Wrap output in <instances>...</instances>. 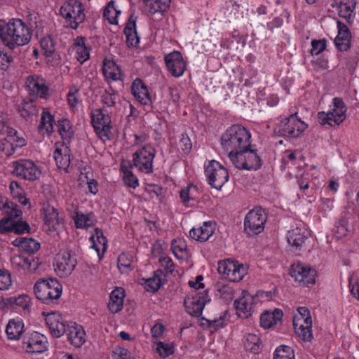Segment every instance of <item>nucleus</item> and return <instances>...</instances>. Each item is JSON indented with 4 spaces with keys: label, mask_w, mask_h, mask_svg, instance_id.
I'll return each mask as SVG.
<instances>
[{
    "label": "nucleus",
    "mask_w": 359,
    "mask_h": 359,
    "mask_svg": "<svg viewBox=\"0 0 359 359\" xmlns=\"http://www.w3.org/2000/svg\"><path fill=\"white\" fill-rule=\"evenodd\" d=\"M5 210V217L0 219V233H14L20 235L29 233V224L22 219V212L17 204L9 202L0 194V210Z\"/></svg>",
    "instance_id": "f257e3e1"
},
{
    "label": "nucleus",
    "mask_w": 359,
    "mask_h": 359,
    "mask_svg": "<svg viewBox=\"0 0 359 359\" xmlns=\"http://www.w3.org/2000/svg\"><path fill=\"white\" fill-rule=\"evenodd\" d=\"M32 36L31 28L20 19H12L8 22L0 20V39L11 50L29 43Z\"/></svg>",
    "instance_id": "f03ea898"
},
{
    "label": "nucleus",
    "mask_w": 359,
    "mask_h": 359,
    "mask_svg": "<svg viewBox=\"0 0 359 359\" xmlns=\"http://www.w3.org/2000/svg\"><path fill=\"white\" fill-rule=\"evenodd\" d=\"M252 135L250 130L241 124H233L222 134L220 144L228 153L229 160L231 155L241 152L251 146Z\"/></svg>",
    "instance_id": "7ed1b4c3"
},
{
    "label": "nucleus",
    "mask_w": 359,
    "mask_h": 359,
    "mask_svg": "<svg viewBox=\"0 0 359 359\" xmlns=\"http://www.w3.org/2000/svg\"><path fill=\"white\" fill-rule=\"evenodd\" d=\"M60 15L64 19L66 27L77 29L86 19L85 8L80 0H67L60 8Z\"/></svg>",
    "instance_id": "20e7f679"
},
{
    "label": "nucleus",
    "mask_w": 359,
    "mask_h": 359,
    "mask_svg": "<svg viewBox=\"0 0 359 359\" xmlns=\"http://www.w3.org/2000/svg\"><path fill=\"white\" fill-rule=\"evenodd\" d=\"M231 162L239 170H257L261 168L263 161L255 145L244 149L241 152L231 155Z\"/></svg>",
    "instance_id": "39448f33"
},
{
    "label": "nucleus",
    "mask_w": 359,
    "mask_h": 359,
    "mask_svg": "<svg viewBox=\"0 0 359 359\" xmlns=\"http://www.w3.org/2000/svg\"><path fill=\"white\" fill-rule=\"evenodd\" d=\"M34 292L39 300L50 304L60 297L62 286L55 278L41 279L34 284Z\"/></svg>",
    "instance_id": "423d86ee"
},
{
    "label": "nucleus",
    "mask_w": 359,
    "mask_h": 359,
    "mask_svg": "<svg viewBox=\"0 0 359 359\" xmlns=\"http://www.w3.org/2000/svg\"><path fill=\"white\" fill-rule=\"evenodd\" d=\"M307 128L308 125L295 112L280 120L276 125L274 133L278 136L294 138L299 137Z\"/></svg>",
    "instance_id": "0eeeda50"
},
{
    "label": "nucleus",
    "mask_w": 359,
    "mask_h": 359,
    "mask_svg": "<svg viewBox=\"0 0 359 359\" xmlns=\"http://www.w3.org/2000/svg\"><path fill=\"white\" fill-rule=\"evenodd\" d=\"M332 104L327 112L318 113V120L321 126L328 125L331 127L339 126L346 119L347 107L343 100L337 97H334Z\"/></svg>",
    "instance_id": "6e6552de"
},
{
    "label": "nucleus",
    "mask_w": 359,
    "mask_h": 359,
    "mask_svg": "<svg viewBox=\"0 0 359 359\" xmlns=\"http://www.w3.org/2000/svg\"><path fill=\"white\" fill-rule=\"evenodd\" d=\"M11 168V173L14 176L26 181H36L41 175V166L30 159L20 158L13 161Z\"/></svg>",
    "instance_id": "1a4fd4ad"
},
{
    "label": "nucleus",
    "mask_w": 359,
    "mask_h": 359,
    "mask_svg": "<svg viewBox=\"0 0 359 359\" xmlns=\"http://www.w3.org/2000/svg\"><path fill=\"white\" fill-rule=\"evenodd\" d=\"M204 170L208 184L217 190L221 189L229 180L227 169L217 161L212 160L205 163Z\"/></svg>",
    "instance_id": "9d476101"
},
{
    "label": "nucleus",
    "mask_w": 359,
    "mask_h": 359,
    "mask_svg": "<svg viewBox=\"0 0 359 359\" xmlns=\"http://www.w3.org/2000/svg\"><path fill=\"white\" fill-rule=\"evenodd\" d=\"M91 124L98 138L103 142L112 138L111 120L107 113L98 108L93 109L90 113Z\"/></svg>",
    "instance_id": "9b49d317"
},
{
    "label": "nucleus",
    "mask_w": 359,
    "mask_h": 359,
    "mask_svg": "<svg viewBox=\"0 0 359 359\" xmlns=\"http://www.w3.org/2000/svg\"><path fill=\"white\" fill-rule=\"evenodd\" d=\"M218 272L230 282H239L248 273V268L233 259H226L218 262Z\"/></svg>",
    "instance_id": "f8f14e48"
},
{
    "label": "nucleus",
    "mask_w": 359,
    "mask_h": 359,
    "mask_svg": "<svg viewBox=\"0 0 359 359\" xmlns=\"http://www.w3.org/2000/svg\"><path fill=\"white\" fill-rule=\"evenodd\" d=\"M156 154V149L151 144L144 145L133 154V166L142 173L151 174Z\"/></svg>",
    "instance_id": "ddd939ff"
},
{
    "label": "nucleus",
    "mask_w": 359,
    "mask_h": 359,
    "mask_svg": "<svg viewBox=\"0 0 359 359\" xmlns=\"http://www.w3.org/2000/svg\"><path fill=\"white\" fill-rule=\"evenodd\" d=\"M267 221L265 210L257 207L250 210L244 219V232L248 236L257 235L262 233Z\"/></svg>",
    "instance_id": "4468645a"
},
{
    "label": "nucleus",
    "mask_w": 359,
    "mask_h": 359,
    "mask_svg": "<svg viewBox=\"0 0 359 359\" xmlns=\"http://www.w3.org/2000/svg\"><path fill=\"white\" fill-rule=\"evenodd\" d=\"M297 311L293 318L294 332L303 341H311L313 337L310 311L306 307H299Z\"/></svg>",
    "instance_id": "2eb2a0df"
},
{
    "label": "nucleus",
    "mask_w": 359,
    "mask_h": 359,
    "mask_svg": "<svg viewBox=\"0 0 359 359\" xmlns=\"http://www.w3.org/2000/svg\"><path fill=\"white\" fill-rule=\"evenodd\" d=\"M77 260L70 250H60L54 259L53 266L55 273L61 278L67 277L74 270Z\"/></svg>",
    "instance_id": "dca6fc26"
},
{
    "label": "nucleus",
    "mask_w": 359,
    "mask_h": 359,
    "mask_svg": "<svg viewBox=\"0 0 359 359\" xmlns=\"http://www.w3.org/2000/svg\"><path fill=\"white\" fill-rule=\"evenodd\" d=\"M290 274L300 285L310 287L316 282L317 271L309 265L297 262L291 266Z\"/></svg>",
    "instance_id": "f3484780"
},
{
    "label": "nucleus",
    "mask_w": 359,
    "mask_h": 359,
    "mask_svg": "<svg viewBox=\"0 0 359 359\" xmlns=\"http://www.w3.org/2000/svg\"><path fill=\"white\" fill-rule=\"evenodd\" d=\"M210 301L208 291L204 290L203 292L190 293L184 299V304L186 311L189 315L199 317L202 314L205 304Z\"/></svg>",
    "instance_id": "a211bd4d"
},
{
    "label": "nucleus",
    "mask_w": 359,
    "mask_h": 359,
    "mask_svg": "<svg viewBox=\"0 0 359 359\" xmlns=\"http://www.w3.org/2000/svg\"><path fill=\"white\" fill-rule=\"evenodd\" d=\"M257 299L256 296L252 295L249 292L243 291L241 296L234 301L238 316L243 319L250 317L255 311V305Z\"/></svg>",
    "instance_id": "6ab92c4d"
},
{
    "label": "nucleus",
    "mask_w": 359,
    "mask_h": 359,
    "mask_svg": "<svg viewBox=\"0 0 359 359\" xmlns=\"http://www.w3.org/2000/svg\"><path fill=\"white\" fill-rule=\"evenodd\" d=\"M166 68L172 76L180 78L183 76L187 69L186 62L181 52L173 50L164 55Z\"/></svg>",
    "instance_id": "aec40b11"
},
{
    "label": "nucleus",
    "mask_w": 359,
    "mask_h": 359,
    "mask_svg": "<svg viewBox=\"0 0 359 359\" xmlns=\"http://www.w3.org/2000/svg\"><path fill=\"white\" fill-rule=\"evenodd\" d=\"M43 210V227L46 231L48 233L60 231L65 228L64 221L59 217V213L56 208L48 205Z\"/></svg>",
    "instance_id": "412c9836"
},
{
    "label": "nucleus",
    "mask_w": 359,
    "mask_h": 359,
    "mask_svg": "<svg viewBox=\"0 0 359 359\" xmlns=\"http://www.w3.org/2000/svg\"><path fill=\"white\" fill-rule=\"evenodd\" d=\"M46 337L37 332L27 334L23 339V345L27 353H41L47 350Z\"/></svg>",
    "instance_id": "4be33fe9"
},
{
    "label": "nucleus",
    "mask_w": 359,
    "mask_h": 359,
    "mask_svg": "<svg viewBox=\"0 0 359 359\" xmlns=\"http://www.w3.org/2000/svg\"><path fill=\"white\" fill-rule=\"evenodd\" d=\"M26 87L29 95L33 98H46L48 92V86L46 81L38 76H29L26 81Z\"/></svg>",
    "instance_id": "5701e85b"
},
{
    "label": "nucleus",
    "mask_w": 359,
    "mask_h": 359,
    "mask_svg": "<svg viewBox=\"0 0 359 359\" xmlns=\"http://www.w3.org/2000/svg\"><path fill=\"white\" fill-rule=\"evenodd\" d=\"M131 93L135 100L142 105L151 104V95L147 86L140 78H136L131 85Z\"/></svg>",
    "instance_id": "b1692460"
},
{
    "label": "nucleus",
    "mask_w": 359,
    "mask_h": 359,
    "mask_svg": "<svg viewBox=\"0 0 359 359\" xmlns=\"http://www.w3.org/2000/svg\"><path fill=\"white\" fill-rule=\"evenodd\" d=\"M50 334L56 338L62 336L67 328L61 315L57 312L48 313L45 318Z\"/></svg>",
    "instance_id": "393cba45"
},
{
    "label": "nucleus",
    "mask_w": 359,
    "mask_h": 359,
    "mask_svg": "<svg viewBox=\"0 0 359 359\" xmlns=\"http://www.w3.org/2000/svg\"><path fill=\"white\" fill-rule=\"evenodd\" d=\"M69 342L76 348L81 347L86 341V332L82 325L71 322L66 330Z\"/></svg>",
    "instance_id": "a878e982"
},
{
    "label": "nucleus",
    "mask_w": 359,
    "mask_h": 359,
    "mask_svg": "<svg viewBox=\"0 0 359 359\" xmlns=\"http://www.w3.org/2000/svg\"><path fill=\"white\" fill-rule=\"evenodd\" d=\"M215 229L216 223L215 222H204L201 226L192 228L189 231V236L196 241L206 242L215 233Z\"/></svg>",
    "instance_id": "bb28decb"
},
{
    "label": "nucleus",
    "mask_w": 359,
    "mask_h": 359,
    "mask_svg": "<svg viewBox=\"0 0 359 359\" xmlns=\"http://www.w3.org/2000/svg\"><path fill=\"white\" fill-rule=\"evenodd\" d=\"M12 266L18 271H34L39 266V260H36L32 256L23 255H15L11 259Z\"/></svg>",
    "instance_id": "cd10ccee"
},
{
    "label": "nucleus",
    "mask_w": 359,
    "mask_h": 359,
    "mask_svg": "<svg viewBox=\"0 0 359 359\" xmlns=\"http://www.w3.org/2000/svg\"><path fill=\"white\" fill-rule=\"evenodd\" d=\"M105 81L110 84L113 81L123 82V75L120 66L114 60L105 59L102 68Z\"/></svg>",
    "instance_id": "c85d7f7f"
},
{
    "label": "nucleus",
    "mask_w": 359,
    "mask_h": 359,
    "mask_svg": "<svg viewBox=\"0 0 359 359\" xmlns=\"http://www.w3.org/2000/svg\"><path fill=\"white\" fill-rule=\"evenodd\" d=\"M338 34L334 39V43L338 50L347 51L351 48V34L344 23L337 22Z\"/></svg>",
    "instance_id": "c756f323"
},
{
    "label": "nucleus",
    "mask_w": 359,
    "mask_h": 359,
    "mask_svg": "<svg viewBox=\"0 0 359 359\" xmlns=\"http://www.w3.org/2000/svg\"><path fill=\"white\" fill-rule=\"evenodd\" d=\"M89 240L91 247L96 251L99 259H102L108 247V241L104 236L102 230L95 228Z\"/></svg>",
    "instance_id": "7c9ffc66"
},
{
    "label": "nucleus",
    "mask_w": 359,
    "mask_h": 359,
    "mask_svg": "<svg viewBox=\"0 0 359 359\" xmlns=\"http://www.w3.org/2000/svg\"><path fill=\"white\" fill-rule=\"evenodd\" d=\"M309 233L304 226H297L288 231L287 234V243L296 250H300L302 245L308 239Z\"/></svg>",
    "instance_id": "2f4dec72"
},
{
    "label": "nucleus",
    "mask_w": 359,
    "mask_h": 359,
    "mask_svg": "<svg viewBox=\"0 0 359 359\" xmlns=\"http://www.w3.org/2000/svg\"><path fill=\"white\" fill-rule=\"evenodd\" d=\"M4 134H6L4 141L11 147V149L7 151L8 155L13 154L18 149L27 144V141L23 136L11 127Z\"/></svg>",
    "instance_id": "473e14b6"
},
{
    "label": "nucleus",
    "mask_w": 359,
    "mask_h": 359,
    "mask_svg": "<svg viewBox=\"0 0 359 359\" xmlns=\"http://www.w3.org/2000/svg\"><path fill=\"white\" fill-rule=\"evenodd\" d=\"M125 297V290L121 287H116L109 294L107 304L109 311L112 313L121 311L123 309Z\"/></svg>",
    "instance_id": "72a5a7b5"
},
{
    "label": "nucleus",
    "mask_w": 359,
    "mask_h": 359,
    "mask_svg": "<svg viewBox=\"0 0 359 359\" xmlns=\"http://www.w3.org/2000/svg\"><path fill=\"white\" fill-rule=\"evenodd\" d=\"M55 125V117L50 114L48 108H43L40 122L38 126V131L43 135L51 136L54 132Z\"/></svg>",
    "instance_id": "f704fd0d"
},
{
    "label": "nucleus",
    "mask_w": 359,
    "mask_h": 359,
    "mask_svg": "<svg viewBox=\"0 0 359 359\" xmlns=\"http://www.w3.org/2000/svg\"><path fill=\"white\" fill-rule=\"evenodd\" d=\"M53 158L59 169L67 170L71 162L70 149L68 145L57 146L53 151Z\"/></svg>",
    "instance_id": "c9c22d12"
},
{
    "label": "nucleus",
    "mask_w": 359,
    "mask_h": 359,
    "mask_svg": "<svg viewBox=\"0 0 359 359\" xmlns=\"http://www.w3.org/2000/svg\"><path fill=\"white\" fill-rule=\"evenodd\" d=\"M56 127L62 140V144H69L74 137V130L70 121L67 118H60L57 121Z\"/></svg>",
    "instance_id": "e433bc0d"
},
{
    "label": "nucleus",
    "mask_w": 359,
    "mask_h": 359,
    "mask_svg": "<svg viewBox=\"0 0 359 359\" xmlns=\"http://www.w3.org/2000/svg\"><path fill=\"white\" fill-rule=\"evenodd\" d=\"M72 50L76 60L83 64L90 57V48L86 44V39L83 36H77L72 45Z\"/></svg>",
    "instance_id": "4c0bfd02"
},
{
    "label": "nucleus",
    "mask_w": 359,
    "mask_h": 359,
    "mask_svg": "<svg viewBox=\"0 0 359 359\" xmlns=\"http://www.w3.org/2000/svg\"><path fill=\"white\" fill-rule=\"evenodd\" d=\"M13 245L19 248L22 252L32 256L40 248V243L32 238H17L13 241Z\"/></svg>",
    "instance_id": "58836bf2"
},
{
    "label": "nucleus",
    "mask_w": 359,
    "mask_h": 359,
    "mask_svg": "<svg viewBox=\"0 0 359 359\" xmlns=\"http://www.w3.org/2000/svg\"><path fill=\"white\" fill-rule=\"evenodd\" d=\"M198 195V187L191 183L182 188L180 191V200L186 207H192L197 201Z\"/></svg>",
    "instance_id": "ea45409f"
},
{
    "label": "nucleus",
    "mask_w": 359,
    "mask_h": 359,
    "mask_svg": "<svg viewBox=\"0 0 359 359\" xmlns=\"http://www.w3.org/2000/svg\"><path fill=\"white\" fill-rule=\"evenodd\" d=\"M124 34L126 37V43L128 47L136 48L139 46L140 38L138 36L136 29L135 20L130 17L124 28Z\"/></svg>",
    "instance_id": "a19ab883"
},
{
    "label": "nucleus",
    "mask_w": 359,
    "mask_h": 359,
    "mask_svg": "<svg viewBox=\"0 0 359 359\" xmlns=\"http://www.w3.org/2000/svg\"><path fill=\"white\" fill-rule=\"evenodd\" d=\"M283 311L276 309L273 312L264 311L260 316V325L264 329H269L280 322L283 318Z\"/></svg>",
    "instance_id": "79ce46f5"
},
{
    "label": "nucleus",
    "mask_w": 359,
    "mask_h": 359,
    "mask_svg": "<svg viewBox=\"0 0 359 359\" xmlns=\"http://www.w3.org/2000/svg\"><path fill=\"white\" fill-rule=\"evenodd\" d=\"M93 213L85 214L81 211L74 212L71 218L74 222L75 227L79 229H88L93 225Z\"/></svg>",
    "instance_id": "37998d69"
},
{
    "label": "nucleus",
    "mask_w": 359,
    "mask_h": 359,
    "mask_svg": "<svg viewBox=\"0 0 359 359\" xmlns=\"http://www.w3.org/2000/svg\"><path fill=\"white\" fill-rule=\"evenodd\" d=\"M24 331V323L21 318L10 320L6 327V333L10 340H18Z\"/></svg>",
    "instance_id": "c03bdc74"
},
{
    "label": "nucleus",
    "mask_w": 359,
    "mask_h": 359,
    "mask_svg": "<svg viewBox=\"0 0 359 359\" xmlns=\"http://www.w3.org/2000/svg\"><path fill=\"white\" fill-rule=\"evenodd\" d=\"M143 2L149 13L163 15L170 7V0H143Z\"/></svg>",
    "instance_id": "a18cd8bd"
},
{
    "label": "nucleus",
    "mask_w": 359,
    "mask_h": 359,
    "mask_svg": "<svg viewBox=\"0 0 359 359\" xmlns=\"http://www.w3.org/2000/svg\"><path fill=\"white\" fill-rule=\"evenodd\" d=\"M244 348L246 351L257 354L262 349V341L255 334L248 333L243 339Z\"/></svg>",
    "instance_id": "49530a36"
},
{
    "label": "nucleus",
    "mask_w": 359,
    "mask_h": 359,
    "mask_svg": "<svg viewBox=\"0 0 359 359\" xmlns=\"http://www.w3.org/2000/svg\"><path fill=\"white\" fill-rule=\"evenodd\" d=\"M118 93L111 85L105 88L101 95V102L107 107H114L118 100Z\"/></svg>",
    "instance_id": "de8ad7c7"
},
{
    "label": "nucleus",
    "mask_w": 359,
    "mask_h": 359,
    "mask_svg": "<svg viewBox=\"0 0 359 359\" xmlns=\"http://www.w3.org/2000/svg\"><path fill=\"white\" fill-rule=\"evenodd\" d=\"M9 190L12 197L22 205L29 204V200L25 196V191L20 184L15 180L10 182Z\"/></svg>",
    "instance_id": "09e8293b"
},
{
    "label": "nucleus",
    "mask_w": 359,
    "mask_h": 359,
    "mask_svg": "<svg viewBox=\"0 0 359 359\" xmlns=\"http://www.w3.org/2000/svg\"><path fill=\"white\" fill-rule=\"evenodd\" d=\"M163 285L162 271H156L152 277L144 280L142 285L147 292H156Z\"/></svg>",
    "instance_id": "8fccbe9b"
},
{
    "label": "nucleus",
    "mask_w": 359,
    "mask_h": 359,
    "mask_svg": "<svg viewBox=\"0 0 359 359\" xmlns=\"http://www.w3.org/2000/svg\"><path fill=\"white\" fill-rule=\"evenodd\" d=\"M121 14V11L115 6V1L111 0L105 6L103 11V18L111 25H118V16Z\"/></svg>",
    "instance_id": "3c124183"
},
{
    "label": "nucleus",
    "mask_w": 359,
    "mask_h": 359,
    "mask_svg": "<svg viewBox=\"0 0 359 359\" xmlns=\"http://www.w3.org/2000/svg\"><path fill=\"white\" fill-rule=\"evenodd\" d=\"M133 255L130 252H122L118 257V268L121 273H128L133 270Z\"/></svg>",
    "instance_id": "603ef678"
},
{
    "label": "nucleus",
    "mask_w": 359,
    "mask_h": 359,
    "mask_svg": "<svg viewBox=\"0 0 359 359\" xmlns=\"http://www.w3.org/2000/svg\"><path fill=\"white\" fill-rule=\"evenodd\" d=\"M356 0H341L338 3L339 15L343 18H350L355 8Z\"/></svg>",
    "instance_id": "864d4df0"
},
{
    "label": "nucleus",
    "mask_w": 359,
    "mask_h": 359,
    "mask_svg": "<svg viewBox=\"0 0 359 359\" xmlns=\"http://www.w3.org/2000/svg\"><path fill=\"white\" fill-rule=\"evenodd\" d=\"M171 250L177 259H184L187 257V245L184 239H174L171 243Z\"/></svg>",
    "instance_id": "5fc2aeb1"
},
{
    "label": "nucleus",
    "mask_w": 359,
    "mask_h": 359,
    "mask_svg": "<svg viewBox=\"0 0 359 359\" xmlns=\"http://www.w3.org/2000/svg\"><path fill=\"white\" fill-rule=\"evenodd\" d=\"M19 111L24 118L27 119L31 116H37L39 110L32 99H31L29 101H24L21 104L19 107Z\"/></svg>",
    "instance_id": "6e6d98bb"
},
{
    "label": "nucleus",
    "mask_w": 359,
    "mask_h": 359,
    "mask_svg": "<svg viewBox=\"0 0 359 359\" xmlns=\"http://www.w3.org/2000/svg\"><path fill=\"white\" fill-rule=\"evenodd\" d=\"M273 359H295L294 351L289 346H278L273 353Z\"/></svg>",
    "instance_id": "4d7b16f0"
},
{
    "label": "nucleus",
    "mask_w": 359,
    "mask_h": 359,
    "mask_svg": "<svg viewBox=\"0 0 359 359\" xmlns=\"http://www.w3.org/2000/svg\"><path fill=\"white\" fill-rule=\"evenodd\" d=\"M121 170L123 173V181L127 187L135 189L139 186V180L133 174L130 168L121 165Z\"/></svg>",
    "instance_id": "13d9d810"
},
{
    "label": "nucleus",
    "mask_w": 359,
    "mask_h": 359,
    "mask_svg": "<svg viewBox=\"0 0 359 359\" xmlns=\"http://www.w3.org/2000/svg\"><path fill=\"white\" fill-rule=\"evenodd\" d=\"M155 350L161 358H166L174 353L175 347L172 344L159 341L156 343Z\"/></svg>",
    "instance_id": "bf43d9fd"
},
{
    "label": "nucleus",
    "mask_w": 359,
    "mask_h": 359,
    "mask_svg": "<svg viewBox=\"0 0 359 359\" xmlns=\"http://www.w3.org/2000/svg\"><path fill=\"white\" fill-rule=\"evenodd\" d=\"M67 100L68 104L72 109L77 107L81 100L79 97V89L76 86L69 87L67 95Z\"/></svg>",
    "instance_id": "052dcab7"
},
{
    "label": "nucleus",
    "mask_w": 359,
    "mask_h": 359,
    "mask_svg": "<svg viewBox=\"0 0 359 359\" xmlns=\"http://www.w3.org/2000/svg\"><path fill=\"white\" fill-rule=\"evenodd\" d=\"M217 295L225 301L233 299V289L226 284L219 283L217 285Z\"/></svg>",
    "instance_id": "680f3d73"
},
{
    "label": "nucleus",
    "mask_w": 359,
    "mask_h": 359,
    "mask_svg": "<svg viewBox=\"0 0 359 359\" xmlns=\"http://www.w3.org/2000/svg\"><path fill=\"white\" fill-rule=\"evenodd\" d=\"M40 46L43 54L47 57L51 56L55 52V43L53 39L50 36L41 39Z\"/></svg>",
    "instance_id": "e2e57ef3"
},
{
    "label": "nucleus",
    "mask_w": 359,
    "mask_h": 359,
    "mask_svg": "<svg viewBox=\"0 0 359 359\" xmlns=\"http://www.w3.org/2000/svg\"><path fill=\"white\" fill-rule=\"evenodd\" d=\"M12 285L11 273L4 269H0V290H8Z\"/></svg>",
    "instance_id": "0e129e2a"
},
{
    "label": "nucleus",
    "mask_w": 359,
    "mask_h": 359,
    "mask_svg": "<svg viewBox=\"0 0 359 359\" xmlns=\"http://www.w3.org/2000/svg\"><path fill=\"white\" fill-rule=\"evenodd\" d=\"M179 148L184 154H189L192 149L191 141L187 133H182L178 143Z\"/></svg>",
    "instance_id": "69168bd1"
},
{
    "label": "nucleus",
    "mask_w": 359,
    "mask_h": 359,
    "mask_svg": "<svg viewBox=\"0 0 359 359\" xmlns=\"http://www.w3.org/2000/svg\"><path fill=\"white\" fill-rule=\"evenodd\" d=\"M11 302L15 306L27 309L30 306V299L27 295L22 294L17 297H11Z\"/></svg>",
    "instance_id": "338daca9"
},
{
    "label": "nucleus",
    "mask_w": 359,
    "mask_h": 359,
    "mask_svg": "<svg viewBox=\"0 0 359 359\" xmlns=\"http://www.w3.org/2000/svg\"><path fill=\"white\" fill-rule=\"evenodd\" d=\"M326 48L325 40H313L311 41V50L310 53L311 55H318Z\"/></svg>",
    "instance_id": "774afa93"
}]
</instances>
